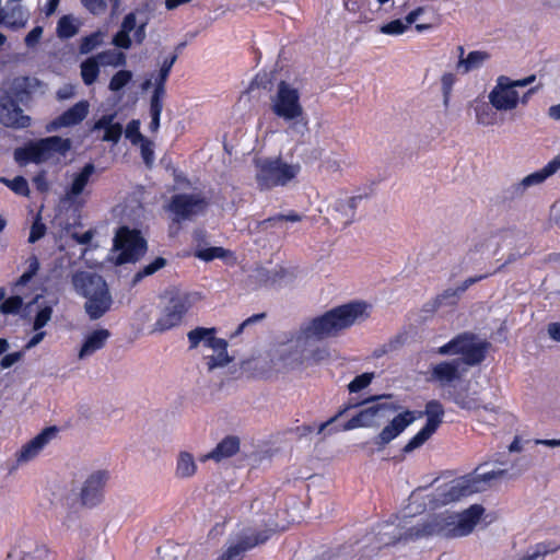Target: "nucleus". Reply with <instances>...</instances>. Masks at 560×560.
I'll use <instances>...</instances> for the list:
<instances>
[{
	"label": "nucleus",
	"instance_id": "1",
	"mask_svg": "<svg viewBox=\"0 0 560 560\" xmlns=\"http://www.w3.org/2000/svg\"><path fill=\"white\" fill-rule=\"evenodd\" d=\"M483 512L485 509L481 505L472 504L462 513L442 512L430 515L404 532L399 530L393 522L377 524L373 532L375 546L372 551L400 541L467 536L474 530Z\"/></svg>",
	"mask_w": 560,
	"mask_h": 560
},
{
	"label": "nucleus",
	"instance_id": "2",
	"mask_svg": "<svg viewBox=\"0 0 560 560\" xmlns=\"http://www.w3.org/2000/svg\"><path fill=\"white\" fill-rule=\"evenodd\" d=\"M369 305L365 302L353 301L336 306L324 314L303 323L296 334V342L322 341L338 337L355 323L368 318Z\"/></svg>",
	"mask_w": 560,
	"mask_h": 560
},
{
	"label": "nucleus",
	"instance_id": "3",
	"mask_svg": "<svg viewBox=\"0 0 560 560\" xmlns=\"http://www.w3.org/2000/svg\"><path fill=\"white\" fill-rule=\"evenodd\" d=\"M427 417L424 427L404 446V453H411L416 448L422 446L439 429L443 422L444 408L439 400H430L425 404L424 411H419L416 416L415 411L405 410L395 416L387 425L374 438L373 443L377 451H382L401 434L417 418Z\"/></svg>",
	"mask_w": 560,
	"mask_h": 560
},
{
	"label": "nucleus",
	"instance_id": "4",
	"mask_svg": "<svg viewBox=\"0 0 560 560\" xmlns=\"http://www.w3.org/2000/svg\"><path fill=\"white\" fill-rule=\"evenodd\" d=\"M71 283L74 291L86 300L83 307L91 320H97L110 311L114 300L101 275L77 271L72 275Z\"/></svg>",
	"mask_w": 560,
	"mask_h": 560
},
{
	"label": "nucleus",
	"instance_id": "5",
	"mask_svg": "<svg viewBox=\"0 0 560 560\" xmlns=\"http://www.w3.org/2000/svg\"><path fill=\"white\" fill-rule=\"evenodd\" d=\"M506 469L492 470L485 474H470L452 480L435 490L430 503L434 508L446 505L474 493L485 491L489 481L505 477Z\"/></svg>",
	"mask_w": 560,
	"mask_h": 560
},
{
	"label": "nucleus",
	"instance_id": "6",
	"mask_svg": "<svg viewBox=\"0 0 560 560\" xmlns=\"http://www.w3.org/2000/svg\"><path fill=\"white\" fill-rule=\"evenodd\" d=\"M271 110L277 117L291 121L292 129L296 132L304 133L307 130V120L300 102V92L284 80L278 83L277 92L271 97Z\"/></svg>",
	"mask_w": 560,
	"mask_h": 560
},
{
	"label": "nucleus",
	"instance_id": "7",
	"mask_svg": "<svg viewBox=\"0 0 560 560\" xmlns=\"http://www.w3.org/2000/svg\"><path fill=\"white\" fill-rule=\"evenodd\" d=\"M71 147L72 141L69 138L50 136L16 148L13 156L20 166H25L28 163L40 164L51 160L56 154L66 156Z\"/></svg>",
	"mask_w": 560,
	"mask_h": 560
},
{
	"label": "nucleus",
	"instance_id": "8",
	"mask_svg": "<svg viewBox=\"0 0 560 560\" xmlns=\"http://www.w3.org/2000/svg\"><path fill=\"white\" fill-rule=\"evenodd\" d=\"M255 179L260 190L287 186L301 171L299 164H288L281 158L258 159L255 161Z\"/></svg>",
	"mask_w": 560,
	"mask_h": 560
},
{
	"label": "nucleus",
	"instance_id": "9",
	"mask_svg": "<svg viewBox=\"0 0 560 560\" xmlns=\"http://www.w3.org/2000/svg\"><path fill=\"white\" fill-rule=\"evenodd\" d=\"M167 302L156 319L153 332H164L177 327L183 322L184 316L192 306L190 294L177 289L166 292Z\"/></svg>",
	"mask_w": 560,
	"mask_h": 560
},
{
	"label": "nucleus",
	"instance_id": "10",
	"mask_svg": "<svg viewBox=\"0 0 560 560\" xmlns=\"http://www.w3.org/2000/svg\"><path fill=\"white\" fill-rule=\"evenodd\" d=\"M113 248L118 252L115 265L120 266L139 261L145 255L148 244L140 231L121 226L115 234Z\"/></svg>",
	"mask_w": 560,
	"mask_h": 560
},
{
	"label": "nucleus",
	"instance_id": "11",
	"mask_svg": "<svg viewBox=\"0 0 560 560\" xmlns=\"http://www.w3.org/2000/svg\"><path fill=\"white\" fill-rule=\"evenodd\" d=\"M400 409V406L392 401H374L348 420L341 428L349 431L358 428H377L382 422L388 420L392 415Z\"/></svg>",
	"mask_w": 560,
	"mask_h": 560
},
{
	"label": "nucleus",
	"instance_id": "12",
	"mask_svg": "<svg viewBox=\"0 0 560 560\" xmlns=\"http://www.w3.org/2000/svg\"><path fill=\"white\" fill-rule=\"evenodd\" d=\"M208 201L197 194H176L171 197L166 210L172 214L174 223L190 221L205 212Z\"/></svg>",
	"mask_w": 560,
	"mask_h": 560
},
{
	"label": "nucleus",
	"instance_id": "13",
	"mask_svg": "<svg viewBox=\"0 0 560 560\" xmlns=\"http://www.w3.org/2000/svg\"><path fill=\"white\" fill-rule=\"evenodd\" d=\"M560 170V153L549 161L541 170L536 171L517 183H513L502 192L503 200H515L521 198L525 190L532 186L541 184L548 177L552 176Z\"/></svg>",
	"mask_w": 560,
	"mask_h": 560
},
{
	"label": "nucleus",
	"instance_id": "14",
	"mask_svg": "<svg viewBox=\"0 0 560 560\" xmlns=\"http://www.w3.org/2000/svg\"><path fill=\"white\" fill-rule=\"evenodd\" d=\"M271 535L270 529H246L231 541L228 549L217 560H243L245 552L266 542Z\"/></svg>",
	"mask_w": 560,
	"mask_h": 560
},
{
	"label": "nucleus",
	"instance_id": "15",
	"mask_svg": "<svg viewBox=\"0 0 560 560\" xmlns=\"http://www.w3.org/2000/svg\"><path fill=\"white\" fill-rule=\"evenodd\" d=\"M457 354H462L460 364L465 363L469 366L480 364L487 355L490 342H477V336L472 332H463L457 336Z\"/></svg>",
	"mask_w": 560,
	"mask_h": 560
},
{
	"label": "nucleus",
	"instance_id": "16",
	"mask_svg": "<svg viewBox=\"0 0 560 560\" xmlns=\"http://www.w3.org/2000/svg\"><path fill=\"white\" fill-rule=\"evenodd\" d=\"M4 560H54V556L45 544L32 537H20Z\"/></svg>",
	"mask_w": 560,
	"mask_h": 560
},
{
	"label": "nucleus",
	"instance_id": "17",
	"mask_svg": "<svg viewBox=\"0 0 560 560\" xmlns=\"http://www.w3.org/2000/svg\"><path fill=\"white\" fill-rule=\"evenodd\" d=\"M109 479L107 470L93 471L83 482L80 491L81 504L85 508H95L104 499V491Z\"/></svg>",
	"mask_w": 560,
	"mask_h": 560
},
{
	"label": "nucleus",
	"instance_id": "18",
	"mask_svg": "<svg viewBox=\"0 0 560 560\" xmlns=\"http://www.w3.org/2000/svg\"><path fill=\"white\" fill-rule=\"evenodd\" d=\"M488 98L497 110H512L520 101L518 93L511 86V79L505 75L498 78L497 84L489 93Z\"/></svg>",
	"mask_w": 560,
	"mask_h": 560
},
{
	"label": "nucleus",
	"instance_id": "19",
	"mask_svg": "<svg viewBox=\"0 0 560 560\" xmlns=\"http://www.w3.org/2000/svg\"><path fill=\"white\" fill-rule=\"evenodd\" d=\"M0 122L8 128L23 129L31 125V117L10 96L0 95Z\"/></svg>",
	"mask_w": 560,
	"mask_h": 560
},
{
	"label": "nucleus",
	"instance_id": "20",
	"mask_svg": "<svg viewBox=\"0 0 560 560\" xmlns=\"http://www.w3.org/2000/svg\"><path fill=\"white\" fill-rule=\"evenodd\" d=\"M43 85V82L34 77H20L12 81L10 89L0 92V95H8L15 104H26L31 101L32 94Z\"/></svg>",
	"mask_w": 560,
	"mask_h": 560
},
{
	"label": "nucleus",
	"instance_id": "21",
	"mask_svg": "<svg viewBox=\"0 0 560 560\" xmlns=\"http://www.w3.org/2000/svg\"><path fill=\"white\" fill-rule=\"evenodd\" d=\"M90 104L88 101H80L65 110L61 115L52 119L47 126L48 132L57 131L61 128L73 127L83 121L89 114Z\"/></svg>",
	"mask_w": 560,
	"mask_h": 560
},
{
	"label": "nucleus",
	"instance_id": "22",
	"mask_svg": "<svg viewBox=\"0 0 560 560\" xmlns=\"http://www.w3.org/2000/svg\"><path fill=\"white\" fill-rule=\"evenodd\" d=\"M57 432L58 430L56 427L45 428L35 438L25 443L16 453L18 465H22L34 459L48 444V442L56 436Z\"/></svg>",
	"mask_w": 560,
	"mask_h": 560
},
{
	"label": "nucleus",
	"instance_id": "23",
	"mask_svg": "<svg viewBox=\"0 0 560 560\" xmlns=\"http://www.w3.org/2000/svg\"><path fill=\"white\" fill-rule=\"evenodd\" d=\"M215 327H196L187 332V339L189 342V349H196L199 346H203L210 349L223 348L224 339L217 338Z\"/></svg>",
	"mask_w": 560,
	"mask_h": 560
},
{
	"label": "nucleus",
	"instance_id": "24",
	"mask_svg": "<svg viewBox=\"0 0 560 560\" xmlns=\"http://www.w3.org/2000/svg\"><path fill=\"white\" fill-rule=\"evenodd\" d=\"M365 198L363 195L350 197L348 199H338L335 201L332 209L335 212L334 219L348 226L355 220V210L358 205Z\"/></svg>",
	"mask_w": 560,
	"mask_h": 560
},
{
	"label": "nucleus",
	"instance_id": "25",
	"mask_svg": "<svg viewBox=\"0 0 560 560\" xmlns=\"http://www.w3.org/2000/svg\"><path fill=\"white\" fill-rule=\"evenodd\" d=\"M288 276V270L283 267L268 269L262 266L256 267L249 276L253 283L262 287H275L282 282Z\"/></svg>",
	"mask_w": 560,
	"mask_h": 560
},
{
	"label": "nucleus",
	"instance_id": "26",
	"mask_svg": "<svg viewBox=\"0 0 560 560\" xmlns=\"http://www.w3.org/2000/svg\"><path fill=\"white\" fill-rule=\"evenodd\" d=\"M459 366V359L440 362L432 368L431 380L438 381L442 385L459 380L462 376Z\"/></svg>",
	"mask_w": 560,
	"mask_h": 560
},
{
	"label": "nucleus",
	"instance_id": "27",
	"mask_svg": "<svg viewBox=\"0 0 560 560\" xmlns=\"http://www.w3.org/2000/svg\"><path fill=\"white\" fill-rule=\"evenodd\" d=\"M240 450V439L235 435H228L208 454L203 455L200 460L207 462L209 459L221 462L235 455Z\"/></svg>",
	"mask_w": 560,
	"mask_h": 560
},
{
	"label": "nucleus",
	"instance_id": "28",
	"mask_svg": "<svg viewBox=\"0 0 560 560\" xmlns=\"http://www.w3.org/2000/svg\"><path fill=\"white\" fill-rule=\"evenodd\" d=\"M110 337L108 329L101 328L92 331L84 339L82 347L79 351V359H85L96 351L103 349Z\"/></svg>",
	"mask_w": 560,
	"mask_h": 560
},
{
	"label": "nucleus",
	"instance_id": "29",
	"mask_svg": "<svg viewBox=\"0 0 560 560\" xmlns=\"http://www.w3.org/2000/svg\"><path fill=\"white\" fill-rule=\"evenodd\" d=\"M95 172L93 163H86L83 168L74 175L70 187L66 190L65 199L73 202L75 198L81 195L88 185L90 177Z\"/></svg>",
	"mask_w": 560,
	"mask_h": 560
},
{
	"label": "nucleus",
	"instance_id": "30",
	"mask_svg": "<svg viewBox=\"0 0 560 560\" xmlns=\"http://www.w3.org/2000/svg\"><path fill=\"white\" fill-rule=\"evenodd\" d=\"M490 58L491 55L485 50L469 51L465 58H460V60L457 61L456 70L462 74H467L474 70L480 69Z\"/></svg>",
	"mask_w": 560,
	"mask_h": 560
},
{
	"label": "nucleus",
	"instance_id": "31",
	"mask_svg": "<svg viewBox=\"0 0 560 560\" xmlns=\"http://www.w3.org/2000/svg\"><path fill=\"white\" fill-rule=\"evenodd\" d=\"M136 13L137 12H129L125 15L120 30L114 35L113 37V45L121 48V49H129L132 45V40L130 38V33L136 27Z\"/></svg>",
	"mask_w": 560,
	"mask_h": 560
},
{
	"label": "nucleus",
	"instance_id": "32",
	"mask_svg": "<svg viewBox=\"0 0 560 560\" xmlns=\"http://www.w3.org/2000/svg\"><path fill=\"white\" fill-rule=\"evenodd\" d=\"M448 398L464 410H477L481 407L477 393L469 394L467 387L457 388L454 386L452 390H448Z\"/></svg>",
	"mask_w": 560,
	"mask_h": 560
},
{
	"label": "nucleus",
	"instance_id": "33",
	"mask_svg": "<svg viewBox=\"0 0 560 560\" xmlns=\"http://www.w3.org/2000/svg\"><path fill=\"white\" fill-rule=\"evenodd\" d=\"M197 469L198 466L194 455L187 451H180L176 458L175 477L177 479L192 478Z\"/></svg>",
	"mask_w": 560,
	"mask_h": 560
},
{
	"label": "nucleus",
	"instance_id": "34",
	"mask_svg": "<svg viewBox=\"0 0 560 560\" xmlns=\"http://www.w3.org/2000/svg\"><path fill=\"white\" fill-rule=\"evenodd\" d=\"M33 305H37L38 307L34 318L33 329L40 330L51 318L52 303L45 301L42 295H36L34 300L26 305V308H31Z\"/></svg>",
	"mask_w": 560,
	"mask_h": 560
},
{
	"label": "nucleus",
	"instance_id": "35",
	"mask_svg": "<svg viewBox=\"0 0 560 560\" xmlns=\"http://www.w3.org/2000/svg\"><path fill=\"white\" fill-rule=\"evenodd\" d=\"M81 25V21L72 14L62 15L57 23L56 34L60 39L72 38L79 33Z\"/></svg>",
	"mask_w": 560,
	"mask_h": 560
},
{
	"label": "nucleus",
	"instance_id": "36",
	"mask_svg": "<svg viewBox=\"0 0 560 560\" xmlns=\"http://www.w3.org/2000/svg\"><path fill=\"white\" fill-rule=\"evenodd\" d=\"M390 397H392L390 395H378V396H371V397L362 400L361 402L350 401L347 405H345L334 417L328 419L326 422L320 423L317 427V433L318 434L323 433L328 427H330L332 423H335L338 418L343 416L348 410H350L352 408H355L358 406H362L365 404L374 402L377 400H382V399H389Z\"/></svg>",
	"mask_w": 560,
	"mask_h": 560
},
{
	"label": "nucleus",
	"instance_id": "37",
	"mask_svg": "<svg viewBox=\"0 0 560 560\" xmlns=\"http://www.w3.org/2000/svg\"><path fill=\"white\" fill-rule=\"evenodd\" d=\"M303 219L302 214L291 210L285 214L278 213L258 222L260 230H267L269 228L279 226L281 228L284 222L296 223Z\"/></svg>",
	"mask_w": 560,
	"mask_h": 560
},
{
	"label": "nucleus",
	"instance_id": "38",
	"mask_svg": "<svg viewBox=\"0 0 560 560\" xmlns=\"http://www.w3.org/2000/svg\"><path fill=\"white\" fill-rule=\"evenodd\" d=\"M215 355L207 357V366L209 371L217 368H224L233 361V358L228 353V341L224 339L223 348H214Z\"/></svg>",
	"mask_w": 560,
	"mask_h": 560
},
{
	"label": "nucleus",
	"instance_id": "39",
	"mask_svg": "<svg viewBox=\"0 0 560 560\" xmlns=\"http://www.w3.org/2000/svg\"><path fill=\"white\" fill-rule=\"evenodd\" d=\"M167 265V260L163 257H156L152 262L145 265L142 269H140L137 273H135L131 285L136 287L140 283L145 277L154 275L160 269L164 268Z\"/></svg>",
	"mask_w": 560,
	"mask_h": 560
},
{
	"label": "nucleus",
	"instance_id": "40",
	"mask_svg": "<svg viewBox=\"0 0 560 560\" xmlns=\"http://www.w3.org/2000/svg\"><path fill=\"white\" fill-rule=\"evenodd\" d=\"M100 61L94 58H89L81 63V77L86 85L93 84L100 74Z\"/></svg>",
	"mask_w": 560,
	"mask_h": 560
},
{
	"label": "nucleus",
	"instance_id": "41",
	"mask_svg": "<svg viewBox=\"0 0 560 560\" xmlns=\"http://www.w3.org/2000/svg\"><path fill=\"white\" fill-rule=\"evenodd\" d=\"M102 66L124 67L127 62L126 55L116 49H108L96 55Z\"/></svg>",
	"mask_w": 560,
	"mask_h": 560
},
{
	"label": "nucleus",
	"instance_id": "42",
	"mask_svg": "<svg viewBox=\"0 0 560 560\" xmlns=\"http://www.w3.org/2000/svg\"><path fill=\"white\" fill-rule=\"evenodd\" d=\"M102 43L103 33L101 31H96L81 39L79 51L82 55H86L98 47Z\"/></svg>",
	"mask_w": 560,
	"mask_h": 560
},
{
	"label": "nucleus",
	"instance_id": "43",
	"mask_svg": "<svg viewBox=\"0 0 560 560\" xmlns=\"http://www.w3.org/2000/svg\"><path fill=\"white\" fill-rule=\"evenodd\" d=\"M131 80L132 72L130 70H119L112 77L108 89L112 92H118L122 90Z\"/></svg>",
	"mask_w": 560,
	"mask_h": 560
},
{
	"label": "nucleus",
	"instance_id": "44",
	"mask_svg": "<svg viewBox=\"0 0 560 560\" xmlns=\"http://www.w3.org/2000/svg\"><path fill=\"white\" fill-rule=\"evenodd\" d=\"M462 294L457 288H448L444 290L441 294L435 296V305L441 306H453L456 305Z\"/></svg>",
	"mask_w": 560,
	"mask_h": 560
},
{
	"label": "nucleus",
	"instance_id": "45",
	"mask_svg": "<svg viewBox=\"0 0 560 560\" xmlns=\"http://www.w3.org/2000/svg\"><path fill=\"white\" fill-rule=\"evenodd\" d=\"M558 546L550 547L545 542L537 544L532 551H527L525 556L522 557L521 560H542V558L556 550H558Z\"/></svg>",
	"mask_w": 560,
	"mask_h": 560
},
{
	"label": "nucleus",
	"instance_id": "46",
	"mask_svg": "<svg viewBox=\"0 0 560 560\" xmlns=\"http://www.w3.org/2000/svg\"><path fill=\"white\" fill-rule=\"evenodd\" d=\"M22 305L23 299L19 294H15L13 296H10L8 299L4 298V300H2V303L0 304V312L5 315L18 314Z\"/></svg>",
	"mask_w": 560,
	"mask_h": 560
},
{
	"label": "nucleus",
	"instance_id": "47",
	"mask_svg": "<svg viewBox=\"0 0 560 560\" xmlns=\"http://www.w3.org/2000/svg\"><path fill=\"white\" fill-rule=\"evenodd\" d=\"M374 378V373H362L355 376L349 384L348 389L350 393H359L360 390L366 388Z\"/></svg>",
	"mask_w": 560,
	"mask_h": 560
},
{
	"label": "nucleus",
	"instance_id": "48",
	"mask_svg": "<svg viewBox=\"0 0 560 560\" xmlns=\"http://www.w3.org/2000/svg\"><path fill=\"white\" fill-rule=\"evenodd\" d=\"M455 82H456V77H455V74H453L451 72L444 73L441 78L443 104L445 107H447L450 104L451 94H452L453 85L455 84Z\"/></svg>",
	"mask_w": 560,
	"mask_h": 560
},
{
	"label": "nucleus",
	"instance_id": "49",
	"mask_svg": "<svg viewBox=\"0 0 560 560\" xmlns=\"http://www.w3.org/2000/svg\"><path fill=\"white\" fill-rule=\"evenodd\" d=\"M273 86V73L272 72H261L256 74L254 80L250 83V89H262L265 91H271Z\"/></svg>",
	"mask_w": 560,
	"mask_h": 560
},
{
	"label": "nucleus",
	"instance_id": "50",
	"mask_svg": "<svg viewBox=\"0 0 560 560\" xmlns=\"http://www.w3.org/2000/svg\"><path fill=\"white\" fill-rule=\"evenodd\" d=\"M1 182L5 183L15 194L21 196H28V183L23 176H16L12 180L2 178Z\"/></svg>",
	"mask_w": 560,
	"mask_h": 560
},
{
	"label": "nucleus",
	"instance_id": "51",
	"mask_svg": "<svg viewBox=\"0 0 560 560\" xmlns=\"http://www.w3.org/2000/svg\"><path fill=\"white\" fill-rule=\"evenodd\" d=\"M47 228L42 222L40 214H37L30 231L28 243L34 244L43 238L46 234Z\"/></svg>",
	"mask_w": 560,
	"mask_h": 560
},
{
	"label": "nucleus",
	"instance_id": "52",
	"mask_svg": "<svg viewBox=\"0 0 560 560\" xmlns=\"http://www.w3.org/2000/svg\"><path fill=\"white\" fill-rule=\"evenodd\" d=\"M408 28L407 24L400 20H393L380 27V32L386 35H400Z\"/></svg>",
	"mask_w": 560,
	"mask_h": 560
},
{
	"label": "nucleus",
	"instance_id": "53",
	"mask_svg": "<svg viewBox=\"0 0 560 560\" xmlns=\"http://www.w3.org/2000/svg\"><path fill=\"white\" fill-rule=\"evenodd\" d=\"M225 249L222 247H209L196 250L195 256L201 260L211 261L214 258L225 257Z\"/></svg>",
	"mask_w": 560,
	"mask_h": 560
},
{
	"label": "nucleus",
	"instance_id": "54",
	"mask_svg": "<svg viewBox=\"0 0 560 560\" xmlns=\"http://www.w3.org/2000/svg\"><path fill=\"white\" fill-rule=\"evenodd\" d=\"M126 138H128L132 144H138L140 141L145 139L142 133L140 132V121L139 120H131L126 128Z\"/></svg>",
	"mask_w": 560,
	"mask_h": 560
},
{
	"label": "nucleus",
	"instance_id": "55",
	"mask_svg": "<svg viewBox=\"0 0 560 560\" xmlns=\"http://www.w3.org/2000/svg\"><path fill=\"white\" fill-rule=\"evenodd\" d=\"M122 135V126L119 122H113L104 132L103 141L113 142L116 144Z\"/></svg>",
	"mask_w": 560,
	"mask_h": 560
},
{
	"label": "nucleus",
	"instance_id": "56",
	"mask_svg": "<svg viewBox=\"0 0 560 560\" xmlns=\"http://www.w3.org/2000/svg\"><path fill=\"white\" fill-rule=\"evenodd\" d=\"M477 121L483 126H490L494 122V114L491 113V109L488 105H483L476 110Z\"/></svg>",
	"mask_w": 560,
	"mask_h": 560
},
{
	"label": "nucleus",
	"instance_id": "57",
	"mask_svg": "<svg viewBox=\"0 0 560 560\" xmlns=\"http://www.w3.org/2000/svg\"><path fill=\"white\" fill-rule=\"evenodd\" d=\"M82 5L92 14L105 12L107 4L104 0H80Z\"/></svg>",
	"mask_w": 560,
	"mask_h": 560
},
{
	"label": "nucleus",
	"instance_id": "58",
	"mask_svg": "<svg viewBox=\"0 0 560 560\" xmlns=\"http://www.w3.org/2000/svg\"><path fill=\"white\" fill-rule=\"evenodd\" d=\"M177 58H178L177 54H173L170 57L165 58L163 63H162V67L160 68V71H159L156 78L161 79V80L167 81L168 75H170L171 70H172V67L176 62Z\"/></svg>",
	"mask_w": 560,
	"mask_h": 560
},
{
	"label": "nucleus",
	"instance_id": "59",
	"mask_svg": "<svg viewBox=\"0 0 560 560\" xmlns=\"http://www.w3.org/2000/svg\"><path fill=\"white\" fill-rule=\"evenodd\" d=\"M320 167L327 173H338L341 171L340 161L335 154L328 155L323 159Z\"/></svg>",
	"mask_w": 560,
	"mask_h": 560
},
{
	"label": "nucleus",
	"instance_id": "60",
	"mask_svg": "<svg viewBox=\"0 0 560 560\" xmlns=\"http://www.w3.org/2000/svg\"><path fill=\"white\" fill-rule=\"evenodd\" d=\"M43 27L42 26H35L24 38V43L27 47H34L36 46L43 35Z\"/></svg>",
	"mask_w": 560,
	"mask_h": 560
},
{
	"label": "nucleus",
	"instance_id": "61",
	"mask_svg": "<svg viewBox=\"0 0 560 560\" xmlns=\"http://www.w3.org/2000/svg\"><path fill=\"white\" fill-rule=\"evenodd\" d=\"M141 143V155L144 163L150 166L152 164L154 152L151 148L152 143L147 138L140 141Z\"/></svg>",
	"mask_w": 560,
	"mask_h": 560
},
{
	"label": "nucleus",
	"instance_id": "62",
	"mask_svg": "<svg viewBox=\"0 0 560 560\" xmlns=\"http://www.w3.org/2000/svg\"><path fill=\"white\" fill-rule=\"evenodd\" d=\"M148 23H149V18H145L139 24L136 23V27L133 30L135 31L133 38H135V42L139 45H141L147 37L145 28H147Z\"/></svg>",
	"mask_w": 560,
	"mask_h": 560
},
{
	"label": "nucleus",
	"instance_id": "63",
	"mask_svg": "<svg viewBox=\"0 0 560 560\" xmlns=\"http://www.w3.org/2000/svg\"><path fill=\"white\" fill-rule=\"evenodd\" d=\"M114 118V114L103 115L98 120L94 122V125L91 128V132L102 129L106 130L110 125H113Z\"/></svg>",
	"mask_w": 560,
	"mask_h": 560
},
{
	"label": "nucleus",
	"instance_id": "64",
	"mask_svg": "<svg viewBox=\"0 0 560 560\" xmlns=\"http://www.w3.org/2000/svg\"><path fill=\"white\" fill-rule=\"evenodd\" d=\"M22 358H23V352L22 351H18V352H12V353L5 354L1 359V361H0V366L2 369H9L14 363L19 362Z\"/></svg>",
	"mask_w": 560,
	"mask_h": 560
}]
</instances>
